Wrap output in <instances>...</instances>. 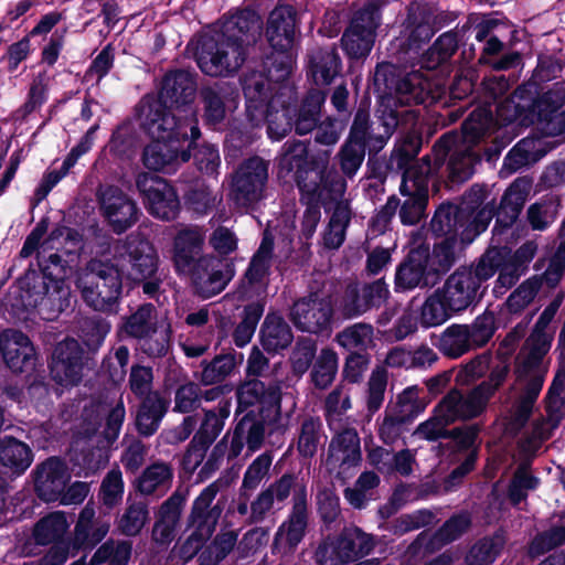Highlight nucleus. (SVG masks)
Instances as JSON below:
<instances>
[{"mask_svg": "<svg viewBox=\"0 0 565 565\" xmlns=\"http://www.w3.org/2000/svg\"><path fill=\"white\" fill-rule=\"evenodd\" d=\"M521 183L520 180L512 182L502 194L499 205L494 199L486 202L489 196L488 188L478 183L465 191L458 203L445 201L438 205L450 214L449 225L458 233L461 246L470 245L488 228L493 217V237L504 234L513 226L527 195Z\"/></svg>", "mask_w": 565, "mask_h": 565, "instance_id": "1", "label": "nucleus"}, {"mask_svg": "<svg viewBox=\"0 0 565 565\" xmlns=\"http://www.w3.org/2000/svg\"><path fill=\"white\" fill-rule=\"evenodd\" d=\"M450 214L437 207L429 223L428 235L434 241L433 249L427 243L411 248L395 273L396 292L415 288H429L456 264L458 249L465 248L458 233L449 225Z\"/></svg>", "mask_w": 565, "mask_h": 565, "instance_id": "2", "label": "nucleus"}, {"mask_svg": "<svg viewBox=\"0 0 565 565\" xmlns=\"http://www.w3.org/2000/svg\"><path fill=\"white\" fill-rule=\"evenodd\" d=\"M376 93V118L386 120L387 128L405 122L404 106L424 105L433 99L429 84L419 72H406L393 63H380L373 74Z\"/></svg>", "mask_w": 565, "mask_h": 565, "instance_id": "3", "label": "nucleus"}, {"mask_svg": "<svg viewBox=\"0 0 565 565\" xmlns=\"http://www.w3.org/2000/svg\"><path fill=\"white\" fill-rule=\"evenodd\" d=\"M198 92L195 76L189 71L177 68L169 71L161 79L157 97L145 95L135 107L136 117H146L145 125L153 131L156 120L163 124L181 125L184 121L199 126L194 99Z\"/></svg>", "mask_w": 565, "mask_h": 565, "instance_id": "4", "label": "nucleus"}, {"mask_svg": "<svg viewBox=\"0 0 565 565\" xmlns=\"http://www.w3.org/2000/svg\"><path fill=\"white\" fill-rule=\"evenodd\" d=\"M279 84L256 73L242 81L246 111L252 119L265 120L271 140H280L294 129L292 92Z\"/></svg>", "mask_w": 565, "mask_h": 565, "instance_id": "5", "label": "nucleus"}, {"mask_svg": "<svg viewBox=\"0 0 565 565\" xmlns=\"http://www.w3.org/2000/svg\"><path fill=\"white\" fill-rule=\"evenodd\" d=\"M140 128L152 139L143 148L141 160L143 166L152 171L170 173L179 163H185L191 159V148L201 137L200 127L195 122L171 125L157 121L158 134L148 129L145 125L146 117H137Z\"/></svg>", "mask_w": 565, "mask_h": 565, "instance_id": "6", "label": "nucleus"}, {"mask_svg": "<svg viewBox=\"0 0 565 565\" xmlns=\"http://www.w3.org/2000/svg\"><path fill=\"white\" fill-rule=\"evenodd\" d=\"M297 10L292 4H277L268 14L265 38L270 51L260 61L256 74L276 83L285 82L292 72Z\"/></svg>", "mask_w": 565, "mask_h": 565, "instance_id": "7", "label": "nucleus"}, {"mask_svg": "<svg viewBox=\"0 0 565 565\" xmlns=\"http://www.w3.org/2000/svg\"><path fill=\"white\" fill-rule=\"evenodd\" d=\"M503 263V253L499 248H488L470 266L458 267L439 288L448 301V308L459 313L475 308L482 300L488 285Z\"/></svg>", "mask_w": 565, "mask_h": 565, "instance_id": "8", "label": "nucleus"}, {"mask_svg": "<svg viewBox=\"0 0 565 565\" xmlns=\"http://www.w3.org/2000/svg\"><path fill=\"white\" fill-rule=\"evenodd\" d=\"M84 302L95 311L116 313L122 295V270L110 260H90L75 281Z\"/></svg>", "mask_w": 565, "mask_h": 565, "instance_id": "9", "label": "nucleus"}, {"mask_svg": "<svg viewBox=\"0 0 565 565\" xmlns=\"http://www.w3.org/2000/svg\"><path fill=\"white\" fill-rule=\"evenodd\" d=\"M383 132L374 134L370 111L359 107L354 113L349 135L340 148L339 158L342 172L352 177L362 166L366 151L370 156L377 154L386 145L396 128H387L386 120L377 118Z\"/></svg>", "mask_w": 565, "mask_h": 565, "instance_id": "10", "label": "nucleus"}, {"mask_svg": "<svg viewBox=\"0 0 565 565\" xmlns=\"http://www.w3.org/2000/svg\"><path fill=\"white\" fill-rule=\"evenodd\" d=\"M294 173L299 192L321 186L328 181L344 180L329 168V161L320 156H309L308 146L300 140H287L278 158V177Z\"/></svg>", "mask_w": 565, "mask_h": 565, "instance_id": "11", "label": "nucleus"}, {"mask_svg": "<svg viewBox=\"0 0 565 565\" xmlns=\"http://www.w3.org/2000/svg\"><path fill=\"white\" fill-rule=\"evenodd\" d=\"M117 254L132 287L141 286L145 296L158 300L162 278L159 275V256L153 244L140 236H128L117 248Z\"/></svg>", "mask_w": 565, "mask_h": 565, "instance_id": "12", "label": "nucleus"}, {"mask_svg": "<svg viewBox=\"0 0 565 565\" xmlns=\"http://www.w3.org/2000/svg\"><path fill=\"white\" fill-rule=\"evenodd\" d=\"M194 55L201 72L212 77L236 72L246 60L244 40L226 33L202 36Z\"/></svg>", "mask_w": 565, "mask_h": 565, "instance_id": "13", "label": "nucleus"}, {"mask_svg": "<svg viewBox=\"0 0 565 565\" xmlns=\"http://www.w3.org/2000/svg\"><path fill=\"white\" fill-rule=\"evenodd\" d=\"M564 299V294L558 292L554 299L544 308L536 320L530 335L514 359L513 373L523 379L531 371L543 364L553 342V333L546 331L548 324L556 316Z\"/></svg>", "mask_w": 565, "mask_h": 565, "instance_id": "14", "label": "nucleus"}, {"mask_svg": "<svg viewBox=\"0 0 565 565\" xmlns=\"http://www.w3.org/2000/svg\"><path fill=\"white\" fill-rule=\"evenodd\" d=\"M67 262L58 253L36 256V268L30 264L29 268L17 281L22 285L29 297H33L40 305L50 294H58L67 277Z\"/></svg>", "mask_w": 565, "mask_h": 565, "instance_id": "15", "label": "nucleus"}, {"mask_svg": "<svg viewBox=\"0 0 565 565\" xmlns=\"http://www.w3.org/2000/svg\"><path fill=\"white\" fill-rule=\"evenodd\" d=\"M136 188L148 213L161 221H174L181 211V203L175 188L166 179L149 172H141L136 178Z\"/></svg>", "mask_w": 565, "mask_h": 565, "instance_id": "16", "label": "nucleus"}, {"mask_svg": "<svg viewBox=\"0 0 565 565\" xmlns=\"http://www.w3.org/2000/svg\"><path fill=\"white\" fill-rule=\"evenodd\" d=\"M373 534L355 525L344 526L329 546H319L318 561L322 565L350 564L370 555L375 548Z\"/></svg>", "mask_w": 565, "mask_h": 565, "instance_id": "17", "label": "nucleus"}, {"mask_svg": "<svg viewBox=\"0 0 565 565\" xmlns=\"http://www.w3.org/2000/svg\"><path fill=\"white\" fill-rule=\"evenodd\" d=\"M182 275L189 277L194 295L209 299L226 288L235 276V265L230 258L206 255Z\"/></svg>", "mask_w": 565, "mask_h": 565, "instance_id": "18", "label": "nucleus"}, {"mask_svg": "<svg viewBox=\"0 0 565 565\" xmlns=\"http://www.w3.org/2000/svg\"><path fill=\"white\" fill-rule=\"evenodd\" d=\"M269 162L259 156L243 160L232 175L231 193L237 205L248 207L264 198Z\"/></svg>", "mask_w": 565, "mask_h": 565, "instance_id": "19", "label": "nucleus"}, {"mask_svg": "<svg viewBox=\"0 0 565 565\" xmlns=\"http://www.w3.org/2000/svg\"><path fill=\"white\" fill-rule=\"evenodd\" d=\"M309 525L307 487L292 495V507L285 521L277 527L271 543L274 555H289L303 541Z\"/></svg>", "mask_w": 565, "mask_h": 565, "instance_id": "20", "label": "nucleus"}, {"mask_svg": "<svg viewBox=\"0 0 565 565\" xmlns=\"http://www.w3.org/2000/svg\"><path fill=\"white\" fill-rule=\"evenodd\" d=\"M334 309L330 297L311 292L297 299L289 311L292 324L302 332L328 334L332 330Z\"/></svg>", "mask_w": 565, "mask_h": 565, "instance_id": "21", "label": "nucleus"}, {"mask_svg": "<svg viewBox=\"0 0 565 565\" xmlns=\"http://www.w3.org/2000/svg\"><path fill=\"white\" fill-rule=\"evenodd\" d=\"M402 22L401 49L418 53L435 35L433 29L434 4L424 0H412L405 8Z\"/></svg>", "mask_w": 565, "mask_h": 565, "instance_id": "22", "label": "nucleus"}, {"mask_svg": "<svg viewBox=\"0 0 565 565\" xmlns=\"http://www.w3.org/2000/svg\"><path fill=\"white\" fill-rule=\"evenodd\" d=\"M88 363V356L81 343L66 338L58 342L49 362L52 380L62 386H75L82 382L84 366Z\"/></svg>", "mask_w": 565, "mask_h": 565, "instance_id": "23", "label": "nucleus"}, {"mask_svg": "<svg viewBox=\"0 0 565 565\" xmlns=\"http://www.w3.org/2000/svg\"><path fill=\"white\" fill-rule=\"evenodd\" d=\"M98 202L103 216L116 234L125 233L139 220L136 201L116 185L100 188Z\"/></svg>", "mask_w": 565, "mask_h": 565, "instance_id": "24", "label": "nucleus"}, {"mask_svg": "<svg viewBox=\"0 0 565 565\" xmlns=\"http://www.w3.org/2000/svg\"><path fill=\"white\" fill-rule=\"evenodd\" d=\"M454 139L449 134H444L435 142L433 149L436 152V159L433 164L431 158L426 154L420 160H414V154L405 150H401L397 157V167L403 169L402 174V192H406L407 182H414L429 186L430 177L443 164L448 156Z\"/></svg>", "mask_w": 565, "mask_h": 565, "instance_id": "25", "label": "nucleus"}, {"mask_svg": "<svg viewBox=\"0 0 565 565\" xmlns=\"http://www.w3.org/2000/svg\"><path fill=\"white\" fill-rule=\"evenodd\" d=\"M345 190V181H328L318 188L301 190L299 202L306 206L302 215L300 236L305 239L312 238L321 218V207L327 209L329 204L342 198Z\"/></svg>", "mask_w": 565, "mask_h": 565, "instance_id": "26", "label": "nucleus"}, {"mask_svg": "<svg viewBox=\"0 0 565 565\" xmlns=\"http://www.w3.org/2000/svg\"><path fill=\"white\" fill-rule=\"evenodd\" d=\"M34 490L44 502H64L66 483L70 480L65 461L56 456L46 458L32 471Z\"/></svg>", "mask_w": 565, "mask_h": 565, "instance_id": "27", "label": "nucleus"}, {"mask_svg": "<svg viewBox=\"0 0 565 565\" xmlns=\"http://www.w3.org/2000/svg\"><path fill=\"white\" fill-rule=\"evenodd\" d=\"M388 296V287L383 278L365 284L362 289H359L356 284H349L339 309L343 318H356L373 308H380Z\"/></svg>", "mask_w": 565, "mask_h": 565, "instance_id": "28", "label": "nucleus"}, {"mask_svg": "<svg viewBox=\"0 0 565 565\" xmlns=\"http://www.w3.org/2000/svg\"><path fill=\"white\" fill-rule=\"evenodd\" d=\"M2 359L13 373L33 370L36 362V351L28 334L17 329L3 330Z\"/></svg>", "mask_w": 565, "mask_h": 565, "instance_id": "29", "label": "nucleus"}, {"mask_svg": "<svg viewBox=\"0 0 565 565\" xmlns=\"http://www.w3.org/2000/svg\"><path fill=\"white\" fill-rule=\"evenodd\" d=\"M546 373L547 370L542 369V365L531 371L523 379H519L514 373L516 382H524L514 403L511 417L512 425L516 428L521 429L529 423L534 405L542 392Z\"/></svg>", "mask_w": 565, "mask_h": 565, "instance_id": "30", "label": "nucleus"}, {"mask_svg": "<svg viewBox=\"0 0 565 565\" xmlns=\"http://www.w3.org/2000/svg\"><path fill=\"white\" fill-rule=\"evenodd\" d=\"M204 235L198 228H183L173 239L172 263L178 275L189 271L203 254Z\"/></svg>", "mask_w": 565, "mask_h": 565, "instance_id": "31", "label": "nucleus"}, {"mask_svg": "<svg viewBox=\"0 0 565 565\" xmlns=\"http://www.w3.org/2000/svg\"><path fill=\"white\" fill-rule=\"evenodd\" d=\"M327 99V90L310 88L301 102L297 104L292 93V117L294 130L297 135L303 136L315 130L321 119V109Z\"/></svg>", "mask_w": 565, "mask_h": 565, "instance_id": "32", "label": "nucleus"}, {"mask_svg": "<svg viewBox=\"0 0 565 565\" xmlns=\"http://www.w3.org/2000/svg\"><path fill=\"white\" fill-rule=\"evenodd\" d=\"M274 246L275 243L273 236L265 234L243 275V285L246 284L249 288L256 290L260 289L263 292L267 291L274 256Z\"/></svg>", "mask_w": 565, "mask_h": 565, "instance_id": "33", "label": "nucleus"}, {"mask_svg": "<svg viewBox=\"0 0 565 565\" xmlns=\"http://www.w3.org/2000/svg\"><path fill=\"white\" fill-rule=\"evenodd\" d=\"M490 398L476 385L467 394L452 388L443 397V404L455 411L462 422L480 417L488 408Z\"/></svg>", "mask_w": 565, "mask_h": 565, "instance_id": "34", "label": "nucleus"}, {"mask_svg": "<svg viewBox=\"0 0 565 565\" xmlns=\"http://www.w3.org/2000/svg\"><path fill=\"white\" fill-rule=\"evenodd\" d=\"M342 74V60L338 49L320 47L309 60L308 76L317 86H329Z\"/></svg>", "mask_w": 565, "mask_h": 565, "instance_id": "35", "label": "nucleus"}, {"mask_svg": "<svg viewBox=\"0 0 565 565\" xmlns=\"http://www.w3.org/2000/svg\"><path fill=\"white\" fill-rule=\"evenodd\" d=\"M259 337L263 349L273 354L287 349L294 340L290 326L281 316L274 312L265 317Z\"/></svg>", "mask_w": 565, "mask_h": 565, "instance_id": "36", "label": "nucleus"}, {"mask_svg": "<svg viewBox=\"0 0 565 565\" xmlns=\"http://www.w3.org/2000/svg\"><path fill=\"white\" fill-rule=\"evenodd\" d=\"M399 193L405 198L404 202L399 205L398 215L401 223L406 226L418 224L426 216L429 201L428 186L407 182L406 192H402L401 184Z\"/></svg>", "mask_w": 565, "mask_h": 565, "instance_id": "37", "label": "nucleus"}, {"mask_svg": "<svg viewBox=\"0 0 565 565\" xmlns=\"http://www.w3.org/2000/svg\"><path fill=\"white\" fill-rule=\"evenodd\" d=\"M31 447L12 436L0 439V465L9 469L12 475L20 476L33 461Z\"/></svg>", "mask_w": 565, "mask_h": 565, "instance_id": "38", "label": "nucleus"}, {"mask_svg": "<svg viewBox=\"0 0 565 565\" xmlns=\"http://www.w3.org/2000/svg\"><path fill=\"white\" fill-rule=\"evenodd\" d=\"M334 458L335 461L341 462V466L353 467L360 463L362 459L360 437L354 429H344L331 439L327 462L331 463Z\"/></svg>", "mask_w": 565, "mask_h": 565, "instance_id": "39", "label": "nucleus"}, {"mask_svg": "<svg viewBox=\"0 0 565 565\" xmlns=\"http://www.w3.org/2000/svg\"><path fill=\"white\" fill-rule=\"evenodd\" d=\"M168 411L167 402L160 396L146 397L138 407L135 426L139 436L148 438L153 436Z\"/></svg>", "mask_w": 565, "mask_h": 565, "instance_id": "40", "label": "nucleus"}, {"mask_svg": "<svg viewBox=\"0 0 565 565\" xmlns=\"http://www.w3.org/2000/svg\"><path fill=\"white\" fill-rule=\"evenodd\" d=\"M505 543V532L500 527L491 535H486L472 544L465 562L467 565H491L501 554Z\"/></svg>", "mask_w": 565, "mask_h": 565, "instance_id": "41", "label": "nucleus"}, {"mask_svg": "<svg viewBox=\"0 0 565 565\" xmlns=\"http://www.w3.org/2000/svg\"><path fill=\"white\" fill-rule=\"evenodd\" d=\"M468 334V324L452 323L431 342L444 355L457 359L473 349Z\"/></svg>", "mask_w": 565, "mask_h": 565, "instance_id": "42", "label": "nucleus"}, {"mask_svg": "<svg viewBox=\"0 0 565 565\" xmlns=\"http://www.w3.org/2000/svg\"><path fill=\"white\" fill-rule=\"evenodd\" d=\"M243 354L232 350L225 354L215 355L212 361L203 360L201 383L203 385H213L224 381L235 369L237 364L243 362Z\"/></svg>", "mask_w": 565, "mask_h": 565, "instance_id": "43", "label": "nucleus"}, {"mask_svg": "<svg viewBox=\"0 0 565 565\" xmlns=\"http://www.w3.org/2000/svg\"><path fill=\"white\" fill-rule=\"evenodd\" d=\"M150 522V511L147 501L127 500V507L116 525L120 534L136 537L141 534L146 524Z\"/></svg>", "mask_w": 565, "mask_h": 565, "instance_id": "44", "label": "nucleus"}, {"mask_svg": "<svg viewBox=\"0 0 565 565\" xmlns=\"http://www.w3.org/2000/svg\"><path fill=\"white\" fill-rule=\"evenodd\" d=\"M68 523L64 512L56 511L41 518L33 527V539L38 545H49L65 540Z\"/></svg>", "mask_w": 565, "mask_h": 565, "instance_id": "45", "label": "nucleus"}, {"mask_svg": "<svg viewBox=\"0 0 565 565\" xmlns=\"http://www.w3.org/2000/svg\"><path fill=\"white\" fill-rule=\"evenodd\" d=\"M529 102L525 89L518 88L511 97L505 98L497 106V116L503 125L516 124L522 127H530L527 117Z\"/></svg>", "mask_w": 565, "mask_h": 565, "instance_id": "46", "label": "nucleus"}, {"mask_svg": "<svg viewBox=\"0 0 565 565\" xmlns=\"http://www.w3.org/2000/svg\"><path fill=\"white\" fill-rule=\"evenodd\" d=\"M472 525V519L468 511L454 513L447 519L431 535L430 545L437 544L438 547L448 545L459 540L467 533Z\"/></svg>", "mask_w": 565, "mask_h": 565, "instance_id": "47", "label": "nucleus"}, {"mask_svg": "<svg viewBox=\"0 0 565 565\" xmlns=\"http://www.w3.org/2000/svg\"><path fill=\"white\" fill-rule=\"evenodd\" d=\"M199 97L203 106V118L207 125H217L225 118V93L223 87L215 83L204 85L199 90Z\"/></svg>", "mask_w": 565, "mask_h": 565, "instance_id": "48", "label": "nucleus"}, {"mask_svg": "<svg viewBox=\"0 0 565 565\" xmlns=\"http://www.w3.org/2000/svg\"><path fill=\"white\" fill-rule=\"evenodd\" d=\"M173 470L169 463L157 461L148 466L137 481V490L146 495L153 494L160 487H169Z\"/></svg>", "mask_w": 565, "mask_h": 565, "instance_id": "49", "label": "nucleus"}, {"mask_svg": "<svg viewBox=\"0 0 565 565\" xmlns=\"http://www.w3.org/2000/svg\"><path fill=\"white\" fill-rule=\"evenodd\" d=\"M29 295V291L15 280L2 298L1 306L12 317L25 319L39 306L36 300Z\"/></svg>", "mask_w": 565, "mask_h": 565, "instance_id": "50", "label": "nucleus"}, {"mask_svg": "<svg viewBox=\"0 0 565 565\" xmlns=\"http://www.w3.org/2000/svg\"><path fill=\"white\" fill-rule=\"evenodd\" d=\"M338 372V355L330 348H323L312 364L310 372L311 383L316 388H328Z\"/></svg>", "mask_w": 565, "mask_h": 565, "instance_id": "51", "label": "nucleus"}, {"mask_svg": "<svg viewBox=\"0 0 565 565\" xmlns=\"http://www.w3.org/2000/svg\"><path fill=\"white\" fill-rule=\"evenodd\" d=\"M425 408L426 403L419 398L418 387L408 386L397 395L395 404L388 405L386 409L409 425Z\"/></svg>", "mask_w": 565, "mask_h": 565, "instance_id": "52", "label": "nucleus"}, {"mask_svg": "<svg viewBox=\"0 0 565 565\" xmlns=\"http://www.w3.org/2000/svg\"><path fill=\"white\" fill-rule=\"evenodd\" d=\"M445 295L438 288L430 295L422 306L419 321L425 328L443 324L456 312L448 308Z\"/></svg>", "mask_w": 565, "mask_h": 565, "instance_id": "53", "label": "nucleus"}, {"mask_svg": "<svg viewBox=\"0 0 565 565\" xmlns=\"http://www.w3.org/2000/svg\"><path fill=\"white\" fill-rule=\"evenodd\" d=\"M156 312V307L146 302L140 305L135 312L125 318L122 329L135 339H146L156 332V327L151 319Z\"/></svg>", "mask_w": 565, "mask_h": 565, "instance_id": "54", "label": "nucleus"}, {"mask_svg": "<svg viewBox=\"0 0 565 565\" xmlns=\"http://www.w3.org/2000/svg\"><path fill=\"white\" fill-rule=\"evenodd\" d=\"M459 47V35L455 30L440 34L427 50L425 58L428 67L435 68L451 60Z\"/></svg>", "mask_w": 565, "mask_h": 565, "instance_id": "55", "label": "nucleus"}, {"mask_svg": "<svg viewBox=\"0 0 565 565\" xmlns=\"http://www.w3.org/2000/svg\"><path fill=\"white\" fill-rule=\"evenodd\" d=\"M137 134L130 120H124L111 132L108 152L119 159L130 158L135 151Z\"/></svg>", "mask_w": 565, "mask_h": 565, "instance_id": "56", "label": "nucleus"}, {"mask_svg": "<svg viewBox=\"0 0 565 565\" xmlns=\"http://www.w3.org/2000/svg\"><path fill=\"white\" fill-rule=\"evenodd\" d=\"M498 360L493 365L489 364V375L477 386L491 399L504 385L511 373V356L502 350H497Z\"/></svg>", "mask_w": 565, "mask_h": 565, "instance_id": "57", "label": "nucleus"}, {"mask_svg": "<svg viewBox=\"0 0 565 565\" xmlns=\"http://www.w3.org/2000/svg\"><path fill=\"white\" fill-rule=\"evenodd\" d=\"M373 331L372 324L358 322L340 331L335 335V341L350 352H366L367 343L372 341Z\"/></svg>", "mask_w": 565, "mask_h": 565, "instance_id": "58", "label": "nucleus"}, {"mask_svg": "<svg viewBox=\"0 0 565 565\" xmlns=\"http://www.w3.org/2000/svg\"><path fill=\"white\" fill-rule=\"evenodd\" d=\"M527 102L530 110H527V117L525 116V118L531 126L535 122H552L555 114L564 106L548 90L535 98L527 94Z\"/></svg>", "mask_w": 565, "mask_h": 565, "instance_id": "59", "label": "nucleus"}, {"mask_svg": "<svg viewBox=\"0 0 565 565\" xmlns=\"http://www.w3.org/2000/svg\"><path fill=\"white\" fill-rule=\"evenodd\" d=\"M110 331V323L102 317L84 318L79 326V338L90 353L97 352L106 335Z\"/></svg>", "mask_w": 565, "mask_h": 565, "instance_id": "60", "label": "nucleus"}, {"mask_svg": "<svg viewBox=\"0 0 565 565\" xmlns=\"http://www.w3.org/2000/svg\"><path fill=\"white\" fill-rule=\"evenodd\" d=\"M565 544V525H553L537 533L529 544V555L540 557L547 552Z\"/></svg>", "mask_w": 565, "mask_h": 565, "instance_id": "61", "label": "nucleus"}, {"mask_svg": "<svg viewBox=\"0 0 565 565\" xmlns=\"http://www.w3.org/2000/svg\"><path fill=\"white\" fill-rule=\"evenodd\" d=\"M541 288L542 280L537 276L524 280L505 300L508 311L513 315L523 311L533 301Z\"/></svg>", "mask_w": 565, "mask_h": 565, "instance_id": "62", "label": "nucleus"}, {"mask_svg": "<svg viewBox=\"0 0 565 565\" xmlns=\"http://www.w3.org/2000/svg\"><path fill=\"white\" fill-rule=\"evenodd\" d=\"M375 36L360 31L345 29L341 36V46L349 58L360 60L366 57L374 45Z\"/></svg>", "mask_w": 565, "mask_h": 565, "instance_id": "63", "label": "nucleus"}, {"mask_svg": "<svg viewBox=\"0 0 565 565\" xmlns=\"http://www.w3.org/2000/svg\"><path fill=\"white\" fill-rule=\"evenodd\" d=\"M317 343L311 338L300 337L296 341L290 355L291 371L296 376H302L313 364Z\"/></svg>", "mask_w": 565, "mask_h": 565, "instance_id": "64", "label": "nucleus"}]
</instances>
